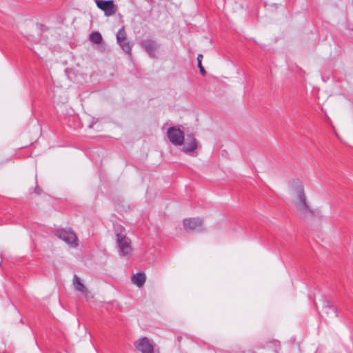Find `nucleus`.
Returning a JSON list of instances; mask_svg holds the SVG:
<instances>
[{"label":"nucleus","mask_w":353,"mask_h":353,"mask_svg":"<svg viewBox=\"0 0 353 353\" xmlns=\"http://www.w3.org/2000/svg\"><path fill=\"white\" fill-rule=\"evenodd\" d=\"M117 43L124 52H125L128 54H131L132 45L128 41L127 39Z\"/></svg>","instance_id":"obj_14"},{"label":"nucleus","mask_w":353,"mask_h":353,"mask_svg":"<svg viewBox=\"0 0 353 353\" xmlns=\"http://www.w3.org/2000/svg\"><path fill=\"white\" fill-rule=\"evenodd\" d=\"M73 285L76 290L83 293L86 297L88 296L90 292L86 287L81 283L79 277L74 274L73 277Z\"/></svg>","instance_id":"obj_10"},{"label":"nucleus","mask_w":353,"mask_h":353,"mask_svg":"<svg viewBox=\"0 0 353 353\" xmlns=\"http://www.w3.org/2000/svg\"><path fill=\"white\" fill-rule=\"evenodd\" d=\"M295 196L297 201L294 203V210L303 218L305 219L312 214V210L307 203L303 184L299 181L295 182Z\"/></svg>","instance_id":"obj_1"},{"label":"nucleus","mask_w":353,"mask_h":353,"mask_svg":"<svg viewBox=\"0 0 353 353\" xmlns=\"http://www.w3.org/2000/svg\"><path fill=\"white\" fill-rule=\"evenodd\" d=\"M95 3L97 6L103 10L107 17L114 14L118 9L112 0H95Z\"/></svg>","instance_id":"obj_5"},{"label":"nucleus","mask_w":353,"mask_h":353,"mask_svg":"<svg viewBox=\"0 0 353 353\" xmlns=\"http://www.w3.org/2000/svg\"><path fill=\"white\" fill-rule=\"evenodd\" d=\"M198 148V141L192 135H188L186 142L182 148V151L186 154L194 152Z\"/></svg>","instance_id":"obj_9"},{"label":"nucleus","mask_w":353,"mask_h":353,"mask_svg":"<svg viewBox=\"0 0 353 353\" xmlns=\"http://www.w3.org/2000/svg\"><path fill=\"white\" fill-rule=\"evenodd\" d=\"M183 225L185 230L190 231H204L203 222L199 218L185 219L183 221Z\"/></svg>","instance_id":"obj_6"},{"label":"nucleus","mask_w":353,"mask_h":353,"mask_svg":"<svg viewBox=\"0 0 353 353\" xmlns=\"http://www.w3.org/2000/svg\"><path fill=\"white\" fill-rule=\"evenodd\" d=\"M140 44L148 54L150 57H156V53L159 48V45L157 43V41L151 39H147L142 41Z\"/></svg>","instance_id":"obj_7"},{"label":"nucleus","mask_w":353,"mask_h":353,"mask_svg":"<svg viewBox=\"0 0 353 353\" xmlns=\"http://www.w3.org/2000/svg\"><path fill=\"white\" fill-rule=\"evenodd\" d=\"M323 309L327 316H330V317L337 316L336 308L334 305H330L327 303Z\"/></svg>","instance_id":"obj_12"},{"label":"nucleus","mask_w":353,"mask_h":353,"mask_svg":"<svg viewBox=\"0 0 353 353\" xmlns=\"http://www.w3.org/2000/svg\"><path fill=\"white\" fill-rule=\"evenodd\" d=\"M132 282L137 287L141 288L145 282L146 277L144 273L139 272L132 276Z\"/></svg>","instance_id":"obj_11"},{"label":"nucleus","mask_w":353,"mask_h":353,"mask_svg":"<svg viewBox=\"0 0 353 353\" xmlns=\"http://www.w3.org/2000/svg\"><path fill=\"white\" fill-rule=\"evenodd\" d=\"M167 135L169 141L175 145H181L184 142V133L179 128L176 127L169 128Z\"/></svg>","instance_id":"obj_4"},{"label":"nucleus","mask_w":353,"mask_h":353,"mask_svg":"<svg viewBox=\"0 0 353 353\" xmlns=\"http://www.w3.org/2000/svg\"><path fill=\"white\" fill-rule=\"evenodd\" d=\"M90 40L95 44H100L102 42V36L99 32H94L90 35Z\"/></svg>","instance_id":"obj_13"},{"label":"nucleus","mask_w":353,"mask_h":353,"mask_svg":"<svg viewBox=\"0 0 353 353\" xmlns=\"http://www.w3.org/2000/svg\"><path fill=\"white\" fill-rule=\"evenodd\" d=\"M126 33L123 27H122L118 31L117 34V42H121V41L126 40Z\"/></svg>","instance_id":"obj_15"},{"label":"nucleus","mask_w":353,"mask_h":353,"mask_svg":"<svg viewBox=\"0 0 353 353\" xmlns=\"http://www.w3.org/2000/svg\"><path fill=\"white\" fill-rule=\"evenodd\" d=\"M36 192L37 194H39V190L38 188H36Z\"/></svg>","instance_id":"obj_17"},{"label":"nucleus","mask_w":353,"mask_h":353,"mask_svg":"<svg viewBox=\"0 0 353 353\" xmlns=\"http://www.w3.org/2000/svg\"><path fill=\"white\" fill-rule=\"evenodd\" d=\"M137 350L141 353H153V345L147 337H143L134 343Z\"/></svg>","instance_id":"obj_8"},{"label":"nucleus","mask_w":353,"mask_h":353,"mask_svg":"<svg viewBox=\"0 0 353 353\" xmlns=\"http://www.w3.org/2000/svg\"><path fill=\"white\" fill-rule=\"evenodd\" d=\"M55 234L59 239L63 240L72 247H76L78 245L77 236H76V234L70 230H57L55 232Z\"/></svg>","instance_id":"obj_3"},{"label":"nucleus","mask_w":353,"mask_h":353,"mask_svg":"<svg viewBox=\"0 0 353 353\" xmlns=\"http://www.w3.org/2000/svg\"><path fill=\"white\" fill-rule=\"evenodd\" d=\"M202 59H203V55L201 54H198V56H197L198 68H199V71H200L201 74L203 75H205L206 72L201 63Z\"/></svg>","instance_id":"obj_16"},{"label":"nucleus","mask_w":353,"mask_h":353,"mask_svg":"<svg viewBox=\"0 0 353 353\" xmlns=\"http://www.w3.org/2000/svg\"><path fill=\"white\" fill-rule=\"evenodd\" d=\"M114 230L116 236V243L121 256H129L132 252V242L126 236L125 229L121 225H115Z\"/></svg>","instance_id":"obj_2"}]
</instances>
